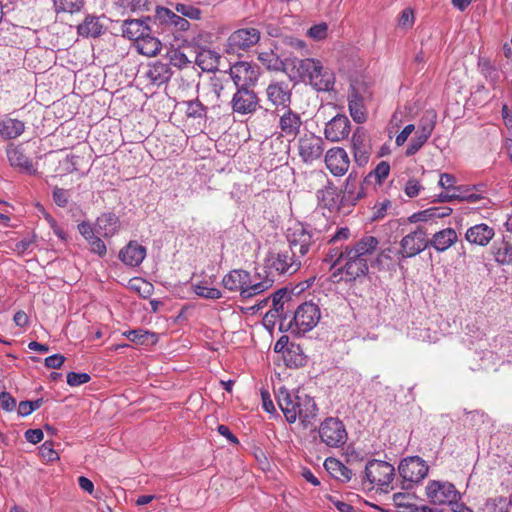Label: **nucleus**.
Segmentation results:
<instances>
[{
    "label": "nucleus",
    "mask_w": 512,
    "mask_h": 512,
    "mask_svg": "<svg viewBox=\"0 0 512 512\" xmlns=\"http://www.w3.org/2000/svg\"><path fill=\"white\" fill-rule=\"evenodd\" d=\"M378 245L379 240L372 235H364L354 243L345 245L343 263L331 274L333 282L348 283L366 277L369 271L368 260Z\"/></svg>",
    "instance_id": "nucleus-1"
},
{
    "label": "nucleus",
    "mask_w": 512,
    "mask_h": 512,
    "mask_svg": "<svg viewBox=\"0 0 512 512\" xmlns=\"http://www.w3.org/2000/svg\"><path fill=\"white\" fill-rule=\"evenodd\" d=\"M289 77L291 80L298 79L308 81L317 91L328 92L333 89L335 77L329 70L324 69L319 60L313 58H292L290 59Z\"/></svg>",
    "instance_id": "nucleus-2"
},
{
    "label": "nucleus",
    "mask_w": 512,
    "mask_h": 512,
    "mask_svg": "<svg viewBox=\"0 0 512 512\" xmlns=\"http://www.w3.org/2000/svg\"><path fill=\"white\" fill-rule=\"evenodd\" d=\"M274 278L263 272H256L253 276L242 269H235L222 279L223 286L232 292H239L244 299L252 298L263 293L273 286Z\"/></svg>",
    "instance_id": "nucleus-3"
},
{
    "label": "nucleus",
    "mask_w": 512,
    "mask_h": 512,
    "mask_svg": "<svg viewBox=\"0 0 512 512\" xmlns=\"http://www.w3.org/2000/svg\"><path fill=\"white\" fill-rule=\"evenodd\" d=\"M319 238L320 231L301 223L294 225L287 232L290 253L297 255L302 261Z\"/></svg>",
    "instance_id": "nucleus-4"
},
{
    "label": "nucleus",
    "mask_w": 512,
    "mask_h": 512,
    "mask_svg": "<svg viewBox=\"0 0 512 512\" xmlns=\"http://www.w3.org/2000/svg\"><path fill=\"white\" fill-rule=\"evenodd\" d=\"M321 317L319 307L312 302L301 304L294 312L293 318L287 322L286 331L301 335L311 331Z\"/></svg>",
    "instance_id": "nucleus-5"
},
{
    "label": "nucleus",
    "mask_w": 512,
    "mask_h": 512,
    "mask_svg": "<svg viewBox=\"0 0 512 512\" xmlns=\"http://www.w3.org/2000/svg\"><path fill=\"white\" fill-rule=\"evenodd\" d=\"M398 472L402 478V488L412 489L427 476L428 466L420 457L411 456L400 462Z\"/></svg>",
    "instance_id": "nucleus-6"
},
{
    "label": "nucleus",
    "mask_w": 512,
    "mask_h": 512,
    "mask_svg": "<svg viewBox=\"0 0 512 512\" xmlns=\"http://www.w3.org/2000/svg\"><path fill=\"white\" fill-rule=\"evenodd\" d=\"M298 156L304 164L312 165L321 159L325 143L324 140L313 132H305L300 135L296 142Z\"/></svg>",
    "instance_id": "nucleus-7"
},
{
    "label": "nucleus",
    "mask_w": 512,
    "mask_h": 512,
    "mask_svg": "<svg viewBox=\"0 0 512 512\" xmlns=\"http://www.w3.org/2000/svg\"><path fill=\"white\" fill-rule=\"evenodd\" d=\"M319 436L323 443L329 447L339 448L348 438L344 424L338 418H326L319 427Z\"/></svg>",
    "instance_id": "nucleus-8"
},
{
    "label": "nucleus",
    "mask_w": 512,
    "mask_h": 512,
    "mask_svg": "<svg viewBox=\"0 0 512 512\" xmlns=\"http://www.w3.org/2000/svg\"><path fill=\"white\" fill-rule=\"evenodd\" d=\"M394 471L388 462L373 459L366 464L363 479L371 485L388 486L393 480Z\"/></svg>",
    "instance_id": "nucleus-9"
},
{
    "label": "nucleus",
    "mask_w": 512,
    "mask_h": 512,
    "mask_svg": "<svg viewBox=\"0 0 512 512\" xmlns=\"http://www.w3.org/2000/svg\"><path fill=\"white\" fill-rule=\"evenodd\" d=\"M290 253V251L279 252L276 254H270L266 259V266L271 270L267 274L273 278L272 271L277 274H288L292 275L296 273L301 265V259Z\"/></svg>",
    "instance_id": "nucleus-10"
},
{
    "label": "nucleus",
    "mask_w": 512,
    "mask_h": 512,
    "mask_svg": "<svg viewBox=\"0 0 512 512\" xmlns=\"http://www.w3.org/2000/svg\"><path fill=\"white\" fill-rule=\"evenodd\" d=\"M293 85L289 81L272 80L265 89L267 101L278 109H285L292 103Z\"/></svg>",
    "instance_id": "nucleus-11"
},
{
    "label": "nucleus",
    "mask_w": 512,
    "mask_h": 512,
    "mask_svg": "<svg viewBox=\"0 0 512 512\" xmlns=\"http://www.w3.org/2000/svg\"><path fill=\"white\" fill-rule=\"evenodd\" d=\"M290 300L291 297L287 290L279 289L271 295L272 308L265 315L266 320L270 318L278 319L279 329L282 331H286L287 322L291 320L288 314Z\"/></svg>",
    "instance_id": "nucleus-12"
},
{
    "label": "nucleus",
    "mask_w": 512,
    "mask_h": 512,
    "mask_svg": "<svg viewBox=\"0 0 512 512\" xmlns=\"http://www.w3.org/2000/svg\"><path fill=\"white\" fill-rule=\"evenodd\" d=\"M260 40V31L254 27L241 28L234 31L227 40V52L239 53L247 51Z\"/></svg>",
    "instance_id": "nucleus-13"
},
{
    "label": "nucleus",
    "mask_w": 512,
    "mask_h": 512,
    "mask_svg": "<svg viewBox=\"0 0 512 512\" xmlns=\"http://www.w3.org/2000/svg\"><path fill=\"white\" fill-rule=\"evenodd\" d=\"M230 77L236 88L254 86L260 76V68L249 62H237L230 67Z\"/></svg>",
    "instance_id": "nucleus-14"
},
{
    "label": "nucleus",
    "mask_w": 512,
    "mask_h": 512,
    "mask_svg": "<svg viewBox=\"0 0 512 512\" xmlns=\"http://www.w3.org/2000/svg\"><path fill=\"white\" fill-rule=\"evenodd\" d=\"M232 111L239 115L254 113L259 107V98L250 88H237L231 99Z\"/></svg>",
    "instance_id": "nucleus-15"
},
{
    "label": "nucleus",
    "mask_w": 512,
    "mask_h": 512,
    "mask_svg": "<svg viewBox=\"0 0 512 512\" xmlns=\"http://www.w3.org/2000/svg\"><path fill=\"white\" fill-rule=\"evenodd\" d=\"M427 233L422 227L410 232L401 240L399 253L403 258L413 257L422 252L429 244Z\"/></svg>",
    "instance_id": "nucleus-16"
},
{
    "label": "nucleus",
    "mask_w": 512,
    "mask_h": 512,
    "mask_svg": "<svg viewBox=\"0 0 512 512\" xmlns=\"http://www.w3.org/2000/svg\"><path fill=\"white\" fill-rule=\"evenodd\" d=\"M283 110L284 112L279 115L278 120L280 136L287 139H295L303 124L301 115L293 111L290 107Z\"/></svg>",
    "instance_id": "nucleus-17"
},
{
    "label": "nucleus",
    "mask_w": 512,
    "mask_h": 512,
    "mask_svg": "<svg viewBox=\"0 0 512 512\" xmlns=\"http://www.w3.org/2000/svg\"><path fill=\"white\" fill-rule=\"evenodd\" d=\"M351 131L350 120L347 116L337 114L325 125V138L331 142H340L346 139Z\"/></svg>",
    "instance_id": "nucleus-18"
},
{
    "label": "nucleus",
    "mask_w": 512,
    "mask_h": 512,
    "mask_svg": "<svg viewBox=\"0 0 512 512\" xmlns=\"http://www.w3.org/2000/svg\"><path fill=\"white\" fill-rule=\"evenodd\" d=\"M325 164L334 176H343L349 169L350 160L343 148L333 147L326 152Z\"/></svg>",
    "instance_id": "nucleus-19"
},
{
    "label": "nucleus",
    "mask_w": 512,
    "mask_h": 512,
    "mask_svg": "<svg viewBox=\"0 0 512 512\" xmlns=\"http://www.w3.org/2000/svg\"><path fill=\"white\" fill-rule=\"evenodd\" d=\"M299 395V393L290 391L285 387H280L277 391L278 406L289 423H294L297 420L295 403H297Z\"/></svg>",
    "instance_id": "nucleus-20"
},
{
    "label": "nucleus",
    "mask_w": 512,
    "mask_h": 512,
    "mask_svg": "<svg viewBox=\"0 0 512 512\" xmlns=\"http://www.w3.org/2000/svg\"><path fill=\"white\" fill-rule=\"evenodd\" d=\"M172 76L170 65L156 61L150 64L144 72V77L147 81L156 87L166 84Z\"/></svg>",
    "instance_id": "nucleus-21"
},
{
    "label": "nucleus",
    "mask_w": 512,
    "mask_h": 512,
    "mask_svg": "<svg viewBox=\"0 0 512 512\" xmlns=\"http://www.w3.org/2000/svg\"><path fill=\"white\" fill-rule=\"evenodd\" d=\"M146 257V248L136 241H130L119 251V259L130 267L139 266Z\"/></svg>",
    "instance_id": "nucleus-22"
},
{
    "label": "nucleus",
    "mask_w": 512,
    "mask_h": 512,
    "mask_svg": "<svg viewBox=\"0 0 512 512\" xmlns=\"http://www.w3.org/2000/svg\"><path fill=\"white\" fill-rule=\"evenodd\" d=\"M296 404L297 419L303 423L305 427L311 424L312 419L317 415L318 408L310 396L307 394H300Z\"/></svg>",
    "instance_id": "nucleus-23"
},
{
    "label": "nucleus",
    "mask_w": 512,
    "mask_h": 512,
    "mask_svg": "<svg viewBox=\"0 0 512 512\" xmlns=\"http://www.w3.org/2000/svg\"><path fill=\"white\" fill-rule=\"evenodd\" d=\"M365 196L364 187L356 173H350L345 181L343 200L354 205Z\"/></svg>",
    "instance_id": "nucleus-24"
},
{
    "label": "nucleus",
    "mask_w": 512,
    "mask_h": 512,
    "mask_svg": "<svg viewBox=\"0 0 512 512\" xmlns=\"http://www.w3.org/2000/svg\"><path fill=\"white\" fill-rule=\"evenodd\" d=\"M119 228L120 221L114 213H104L96 219L95 230L100 236L111 237L118 232Z\"/></svg>",
    "instance_id": "nucleus-25"
},
{
    "label": "nucleus",
    "mask_w": 512,
    "mask_h": 512,
    "mask_svg": "<svg viewBox=\"0 0 512 512\" xmlns=\"http://www.w3.org/2000/svg\"><path fill=\"white\" fill-rule=\"evenodd\" d=\"M494 235V229L487 224L482 223L470 227L467 230L465 237L467 241L472 244L486 246L492 240Z\"/></svg>",
    "instance_id": "nucleus-26"
},
{
    "label": "nucleus",
    "mask_w": 512,
    "mask_h": 512,
    "mask_svg": "<svg viewBox=\"0 0 512 512\" xmlns=\"http://www.w3.org/2000/svg\"><path fill=\"white\" fill-rule=\"evenodd\" d=\"M104 31V26L100 22V17L95 15H87L83 22L77 26V33L79 36L85 38L99 37Z\"/></svg>",
    "instance_id": "nucleus-27"
},
{
    "label": "nucleus",
    "mask_w": 512,
    "mask_h": 512,
    "mask_svg": "<svg viewBox=\"0 0 512 512\" xmlns=\"http://www.w3.org/2000/svg\"><path fill=\"white\" fill-rule=\"evenodd\" d=\"M156 18L161 23L173 26L178 31H186L190 26V23L184 17L164 7L157 8Z\"/></svg>",
    "instance_id": "nucleus-28"
},
{
    "label": "nucleus",
    "mask_w": 512,
    "mask_h": 512,
    "mask_svg": "<svg viewBox=\"0 0 512 512\" xmlns=\"http://www.w3.org/2000/svg\"><path fill=\"white\" fill-rule=\"evenodd\" d=\"M147 32H150V28L140 19L125 20L122 25L123 36L135 43Z\"/></svg>",
    "instance_id": "nucleus-29"
},
{
    "label": "nucleus",
    "mask_w": 512,
    "mask_h": 512,
    "mask_svg": "<svg viewBox=\"0 0 512 512\" xmlns=\"http://www.w3.org/2000/svg\"><path fill=\"white\" fill-rule=\"evenodd\" d=\"M258 60L269 70L288 71L290 67V59L282 61L273 51L260 52Z\"/></svg>",
    "instance_id": "nucleus-30"
},
{
    "label": "nucleus",
    "mask_w": 512,
    "mask_h": 512,
    "mask_svg": "<svg viewBox=\"0 0 512 512\" xmlns=\"http://www.w3.org/2000/svg\"><path fill=\"white\" fill-rule=\"evenodd\" d=\"M24 130V122L18 119L9 118L0 122V136L5 140L19 137Z\"/></svg>",
    "instance_id": "nucleus-31"
},
{
    "label": "nucleus",
    "mask_w": 512,
    "mask_h": 512,
    "mask_svg": "<svg viewBox=\"0 0 512 512\" xmlns=\"http://www.w3.org/2000/svg\"><path fill=\"white\" fill-rule=\"evenodd\" d=\"M136 48L139 53L145 56H155L161 50V42L154 36L147 32L136 43Z\"/></svg>",
    "instance_id": "nucleus-32"
},
{
    "label": "nucleus",
    "mask_w": 512,
    "mask_h": 512,
    "mask_svg": "<svg viewBox=\"0 0 512 512\" xmlns=\"http://www.w3.org/2000/svg\"><path fill=\"white\" fill-rule=\"evenodd\" d=\"M452 181H454V178L450 176V182ZM481 198L479 194L474 192L473 188L453 186L452 183H450V202L454 200L476 202Z\"/></svg>",
    "instance_id": "nucleus-33"
},
{
    "label": "nucleus",
    "mask_w": 512,
    "mask_h": 512,
    "mask_svg": "<svg viewBox=\"0 0 512 512\" xmlns=\"http://www.w3.org/2000/svg\"><path fill=\"white\" fill-rule=\"evenodd\" d=\"M8 160L13 167H19L24 170H31L33 164L30 159L25 155L23 150L18 146H11L7 150Z\"/></svg>",
    "instance_id": "nucleus-34"
},
{
    "label": "nucleus",
    "mask_w": 512,
    "mask_h": 512,
    "mask_svg": "<svg viewBox=\"0 0 512 512\" xmlns=\"http://www.w3.org/2000/svg\"><path fill=\"white\" fill-rule=\"evenodd\" d=\"M426 491L430 502L433 504H445L448 499L446 486L439 481H430Z\"/></svg>",
    "instance_id": "nucleus-35"
},
{
    "label": "nucleus",
    "mask_w": 512,
    "mask_h": 512,
    "mask_svg": "<svg viewBox=\"0 0 512 512\" xmlns=\"http://www.w3.org/2000/svg\"><path fill=\"white\" fill-rule=\"evenodd\" d=\"M325 468L337 479L349 481L352 478V471L342 462L335 458L326 459Z\"/></svg>",
    "instance_id": "nucleus-36"
},
{
    "label": "nucleus",
    "mask_w": 512,
    "mask_h": 512,
    "mask_svg": "<svg viewBox=\"0 0 512 512\" xmlns=\"http://www.w3.org/2000/svg\"><path fill=\"white\" fill-rule=\"evenodd\" d=\"M495 260L500 264H512V243L503 238L493 246Z\"/></svg>",
    "instance_id": "nucleus-37"
},
{
    "label": "nucleus",
    "mask_w": 512,
    "mask_h": 512,
    "mask_svg": "<svg viewBox=\"0 0 512 512\" xmlns=\"http://www.w3.org/2000/svg\"><path fill=\"white\" fill-rule=\"evenodd\" d=\"M432 132V125L424 126L421 130L416 131L415 137L411 140L406 149V155L412 156L417 153L423 144L427 141Z\"/></svg>",
    "instance_id": "nucleus-38"
},
{
    "label": "nucleus",
    "mask_w": 512,
    "mask_h": 512,
    "mask_svg": "<svg viewBox=\"0 0 512 512\" xmlns=\"http://www.w3.org/2000/svg\"><path fill=\"white\" fill-rule=\"evenodd\" d=\"M85 4V0H53L54 11L59 13L74 14L80 12Z\"/></svg>",
    "instance_id": "nucleus-39"
},
{
    "label": "nucleus",
    "mask_w": 512,
    "mask_h": 512,
    "mask_svg": "<svg viewBox=\"0 0 512 512\" xmlns=\"http://www.w3.org/2000/svg\"><path fill=\"white\" fill-rule=\"evenodd\" d=\"M284 361L286 366L297 368L305 364V357L298 345L291 344L284 352Z\"/></svg>",
    "instance_id": "nucleus-40"
},
{
    "label": "nucleus",
    "mask_w": 512,
    "mask_h": 512,
    "mask_svg": "<svg viewBox=\"0 0 512 512\" xmlns=\"http://www.w3.org/2000/svg\"><path fill=\"white\" fill-rule=\"evenodd\" d=\"M123 335L130 341L140 345L154 344L157 341L154 333L142 329L129 330L124 332Z\"/></svg>",
    "instance_id": "nucleus-41"
},
{
    "label": "nucleus",
    "mask_w": 512,
    "mask_h": 512,
    "mask_svg": "<svg viewBox=\"0 0 512 512\" xmlns=\"http://www.w3.org/2000/svg\"><path fill=\"white\" fill-rule=\"evenodd\" d=\"M348 106L350 115L355 122L363 123L366 120V113L364 111L362 100L357 94H352L349 98Z\"/></svg>",
    "instance_id": "nucleus-42"
},
{
    "label": "nucleus",
    "mask_w": 512,
    "mask_h": 512,
    "mask_svg": "<svg viewBox=\"0 0 512 512\" xmlns=\"http://www.w3.org/2000/svg\"><path fill=\"white\" fill-rule=\"evenodd\" d=\"M415 23L414 10L410 7L404 8L397 19V29L402 31L410 30Z\"/></svg>",
    "instance_id": "nucleus-43"
},
{
    "label": "nucleus",
    "mask_w": 512,
    "mask_h": 512,
    "mask_svg": "<svg viewBox=\"0 0 512 512\" xmlns=\"http://www.w3.org/2000/svg\"><path fill=\"white\" fill-rule=\"evenodd\" d=\"M336 191L335 188L332 186H327L323 189H319L317 191V198L320 201V203L328 208L332 209L336 205L335 201Z\"/></svg>",
    "instance_id": "nucleus-44"
},
{
    "label": "nucleus",
    "mask_w": 512,
    "mask_h": 512,
    "mask_svg": "<svg viewBox=\"0 0 512 512\" xmlns=\"http://www.w3.org/2000/svg\"><path fill=\"white\" fill-rule=\"evenodd\" d=\"M193 291L197 296L205 299H219L222 297V293L219 289L208 287L204 283L193 285Z\"/></svg>",
    "instance_id": "nucleus-45"
},
{
    "label": "nucleus",
    "mask_w": 512,
    "mask_h": 512,
    "mask_svg": "<svg viewBox=\"0 0 512 512\" xmlns=\"http://www.w3.org/2000/svg\"><path fill=\"white\" fill-rule=\"evenodd\" d=\"M114 4L123 12H136L145 9L147 0H114Z\"/></svg>",
    "instance_id": "nucleus-46"
},
{
    "label": "nucleus",
    "mask_w": 512,
    "mask_h": 512,
    "mask_svg": "<svg viewBox=\"0 0 512 512\" xmlns=\"http://www.w3.org/2000/svg\"><path fill=\"white\" fill-rule=\"evenodd\" d=\"M186 115L191 118L206 116L207 108L199 100H190L186 103Z\"/></svg>",
    "instance_id": "nucleus-47"
},
{
    "label": "nucleus",
    "mask_w": 512,
    "mask_h": 512,
    "mask_svg": "<svg viewBox=\"0 0 512 512\" xmlns=\"http://www.w3.org/2000/svg\"><path fill=\"white\" fill-rule=\"evenodd\" d=\"M409 500V495L404 493H395L393 495V502L400 509L398 512H414L416 510V506L409 502Z\"/></svg>",
    "instance_id": "nucleus-48"
},
{
    "label": "nucleus",
    "mask_w": 512,
    "mask_h": 512,
    "mask_svg": "<svg viewBox=\"0 0 512 512\" xmlns=\"http://www.w3.org/2000/svg\"><path fill=\"white\" fill-rule=\"evenodd\" d=\"M443 216H445V214L443 212L440 213L438 208H432V209H427V210L412 214L409 217V221L411 223H417V222L427 221L428 219L433 218V217H443Z\"/></svg>",
    "instance_id": "nucleus-49"
},
{
    "label": "nucleus",
    "mask_w": 512,
    "mask_h": 512,
    "mask_svg": "<svg viewBox=\"0 0 512 512\" xmlns=\"http://www.w3.org/2000/svg\"><path fill=\"white\" fill-rule=\"evenodd\" d=\"M345 257V246L332 248L328 252L325 261L331 263V268L340 267Z\"/></svg>",
    "instance_id": "nucleus-50"
},
{
    "label": "nucleus",
    "mask_w": 512,
    "mask_h": 512,
    "mask_svg": "<svg viewBox=\"0 0 512 512\" xmlns=\"http://www.w3.org/2000/svg\"><path fill=\"white\" fill-rule=\"evenodd\" d=\"M175 10L177 13H180L182 17H188L194 20L200 19L201 16L200 9L192 6L191 4L177 3L175 5Z\"/></svg>",
    "instance_id": "nucleus-51"
},
{
    "label": "nucleus",
    "mask_w": 512,
    "mask_h": 512,
    "mask_svg": "<svg viewBox=\"0 0 512 512\" xmlns=\"http://www.w3.org/2000/svg\"><path fill=\"white\" fill-rule=\"evenodd\" d=\"M437 251L443 252L448 249V229H443L434 234L429 242Z\"/></svg>",
    "instance_id": "nucleus-52"
},
{
    "label": "nucleus",
    "mask_w": 512,
    "mask_h": 512,
    "mask_svg": "<svg viewBox=\"0 0 512 512\" xmlns=\"http://www.w3.org/2000/svg\"><path fill=\"white\" fill-rule=\"evenodd\" d=\"M390 172V165L386 161H381L375 169L365 178V182L369 181L371 177L377 179L378 183H382L386 179Z\"/></svg>",
    "instance_id": "nucleus-53"
},
{
    "label": "nucleus",
    "mask_w": 512,
    "mask_h": 512,
    "mask_svg": "<svg viewBox=\"0 0 512 512\" xmlns=\"http://www.w3.org/2000/svg\"><path fill=\"white\" fill-rule=\"evenodd\" d=\"M52 196H53V201L55 202V204L59 207L64 208L69 203L70 192H69V190L59 188L56 186L53 188Z\"/></svg>",
    "instance_id": "nucleus-54"
},
{
    "label": "nucleus",
    "mask_w": 512,
    "mask_h": 512,
    "mask_svg": "<svg viewBox=\"0 0 512 512\" xmlns=\"http://www.w3.org/2000/svg\"><path fill=\"white\" fill-rule=\"evenodd\" d=\"M170 63L178 68L186 67L191 61L188 57L180 50H173L169 53Z\"/></svg>",
    "instance_id": "nucleus-55"
},
{
    "label": "nucleus",
    "mask_w": 512,
    "mask_h": 512,
    "mask_svg": "<svg viewBox=\"0 0 512 512\" xmlns=\"http://www.w3.org/2000/svg\"><path fill=\"white\" fill-rule=\"evenodd\" d=\"M90 379H91V377L87 373L69 372L67 374V383H68V385H70L72 387L85 384V383L89 382Z\"/></svg>",
    "instance_id": "nucleus-56"
},
{
    "label": "nucleus",
    "mask_w": 512,
    "mask_h": 512,
    "mask_svg": "<svg viewBox=\"0 0 512 512\" xmlns=\"http://www.w3.org/2000/svg\"><path fill=\"white\" fill-rule=\"evenodd\" d=\"M40 453L42 457L49 462L55 461L59 458L57 452L53 449V443L49 441L42 444L40 447Z\"/></svg>",
    "instance_id": "nucleus-57"
},
{
    "label": "nucleus",
    "mask_w": 512,
    "mask_h": 512,
    "mask_svg": "<svg viewBox=\"0 0 512 512\" xmlns=\"http://www.w3.org/2000/svg\"><path fill=\"white\" fill-rule=\"evenodd\" d=\"M89 242L90 250L91 252L99 255L104 256L106 254L107 248L103 240L100 238V235H97L93 239H91Z\"/></svg>",
    "instance_id": "nucleus-58"
},
{
    "label": "nucleus",
    "mask_w": 512,
    "mask_h": 512,
    "mask_svg": "<svg viewBox=\"0 0 512 512\" xmlns=\"http://www.w3.org/2000/svg\"><path fill=\"white\" fill-rule=\"evenodd\" d=\"M0 405L5 411H13L16 407L15 398L8 392L3 391L0 393Z\"/></svg>",
    "instance_id": "nucleus-59"
},
{
    "label": "nucleus",
    "mask_w": 512,
    "mask_h": 512,
    "mask_svg": "<svg viewBox=\"0 0 512 512\" xmlns=\"http://www.w3.org/2000/svg\"><path fill=\"white\" fill-rule=\"evenodd\" d=\"M327 29L325 23L317 24L308 30V35L314 40H322L327 36Z\"/></svg>",
    "instance_id": "nucleus-60"
},
{
    "label": "nucleus",
    "mask_w": 512,
    "mask_h": 512,
    "mask_svg": "<svg viewBox=\"0 0 512 512\" xmlns=\"http://www.w3.org/2000/svg\"><path fill=\"white\" fill-rule=\"evenodd\" d=\"M209 93L208 96L211 97L212 101H218L221 96V92L223 90V84L219 79H213L211 80V83L209 85Z\"/></svg>",
    "instance_id": "nucleus-61"
},
{
    "label": "nucleus",
    "mask_w": 512,
    "mask_h": 512,
    "mask_svg": "<svg viewBox=\"0 0 512 512\" xmlns=\"http://www.w3.org/2000/svg\"><path fill=\"white\" fill-rule=\"evenodd\" d=\"M389 207H391V202L389 200L376 203L373 207V220L383 218L386 215L387 209Z\"/></svg>",
    "instance_id": "nucleus-62"
},
{
    "label": "nucleus",
    "mask_w": 512,
    "mask_h": 512,
    "mask_svg": "<svg viewBox=\"0 0 512 512\" xmlns=\"http://www.w3.org/2000/svg\"><path fill=\"white\" fill-rule=\"evenodd\" d=\"M421 185L416 179H410L406 182L404 192L409 197L417 196L421 190Z\"/></svg>",
    "instance_id": "nucleus-63"
},
{
    "label": "nucleus",
    "mask_w": 512,
    "mask_h": 512,
    "mask_svg": "<svg viewBox=\"0 0 512 512\" xmlns=\"http://www.w3.org/2000/svg\"><path fill=\"white\" fill-rule=\"evenodd\" d=\"M329 501L336 507L339 512H355L352 505L340 500L336 496H329Z\"/></svg>",
    "instance_id": "nucleus-64"
}]
</instances>
